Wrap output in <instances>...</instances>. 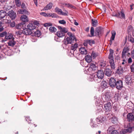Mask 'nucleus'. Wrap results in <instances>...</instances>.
Masks as SVG:
<instances>
[{"mask_svg": "<svg viewBox=\"0 0 134 134\" xmlns=\"http://www.w3.org/2000/svg\"><path fill=\"white\" fill-rule=\"evenodd\" d=\"M103 30L102 27H97L95 31V36L100 37L103 34Z\"/></svg>", "mask_w": 134, "mask_h": 134, "instance_id": "obj_1", "label": "nucleus"}, {"mask_svg": "<svg viewBox=\"0 0 134 134\" xmlns=\"http://www.w3.org/2000/svg\"><path fill=\"white\" fill-rule=\"evenodd\" d=\"M74 41L76 42V38H73L70 37H67L66 39H65L64 41V43L65 45H67L69 44H72Z\"/></svg>", "mask_w": 134, "mask_h": 134, "instance_id": "obj_2", "label": "nucleus"}, {"mask_svg": "<svg viewBox=\"0 0 134 134\" xmlns=\"http://www.w3.org/2000/svg\"><path fill=\"white\" fill-rule=\"evenodd\" d=\"M90 80L91 81H94L97 82H99L100 81V80L99 79L95 74H93L91 75Z\"/></svg>", "mask_w": 134, "mask_h": 134, "instance_id": "obj_3", "label": "nucleus"}, {"mask_svg": "<svg viewBox=\"0 0 134 134\" xmlns=\"http://www.w3.org/2000/svg\"><path fill=\"white\" fill-rule=\"evenodd\" d=\"M7 14L12 20L15 19L16 17V13L13 10L9 11L7 13Z\"/></svg>", "mask_w": 134, "mask_h": 134, "instance_id": "obj_4", "label": "nucleus"}, {"mask_svg": "<svg viewBox=\"0 0 134 134\" xmlns=\"http://www.w3.org/2000/svg\"><path fill=\"white\" fill-rule=\"evenodd\" d=\"M117 79L114 78H111L109 80V84L111 87H115V85Z\"/></svg>", "mask_w": 134, "mask_h": 134, "instance_id": "obj_5", "label": "nucleus"}, {"mask_svg": "<svg viewBox=\"0 0 134 134\" xmlns=\"http://www.w3.org/2000/svg\"><path fill=\"white\" fill-rule=\"evenodd\" d=\"M123 86L122 82L121 80L117 79L116 84L115 87L118 90H120Z\"/></svg>", "mask_w": 134, "mask_h": 134, "instance_id": "obj_6", "label": "nucleus"}, {"mask_svg": "<svg viewBox=\"0 0 134 134\" xmlns=\"http://www.w3.org/2000/svg\"><path fill=\"white\" fill-rule=\"evenodd\" d=\"M96 75L99 79L100 80L103 78L104 74L103 71L100 70H99L97 72Z\"/></svg>", "mask_w": 134, "mask_h": 134, "instance_id": "obj_7", "label": "nucleus"}, {"mask_svg": "<svg viewBox=\"0 0 134 134\" xmlns=\"http://www.w3.org/2000/svg\"><path fill=\"white\" fill-rule=\"evenodd\" d=\"M106 120V117L103 116H100L98 117L96 119V121L98 124L103 123Z\"/></svg>", "mask_w": 134, "mask_h": 134, "instance_id": "obj_8", "label": "nucleus"}, {"mask_svg": "<svg viewBox=\"0 0 134 134\" xmlns=\"http://www.w3.org/2000/svg\"><path fill=\"white\" fill-rule=\"evenodd\" d=\"M112 107L111 104L110 102H108L105 104L104 106V109L107 111L110 110Z\"/></svg>", "mask_w": 134, "mask_h": 134, "instance_id": "obj_9", "label": "nucleus"}, {"mask_svg": "<svg viewBox=\"0 0 134 134\" xmlns=\"http://www.w3.org/2000/svg\"><path fill=\"white\" fill-rule=\"evenodd\" d=\"M109 51L110 53L108 57L109 59V61L111 60L112 61L114 60L113 57L114 51L113 49H110L109 50Z\"/></svg>", "mask_w": 134, "mask_h": 134, "instance_id": "obj_10", "label": "nucleus"}, {"mask_svg": "<svg viewBox=\"0 0 134 134\" xmlns=\"http://www.w3.org/2000/svg\"><path fill=\"white\" fill-rule=\"evenodd\" d=\"M23 32V34L26 35H31L33 33L32 31L30 30L28 28L24 29Z\"/></svg>", "mask_w": 134, "mask_h": 134, "instance_id": "obj_11", "label": "nucleus"}, {"mask_svg": "<svg viewBox=\"0 0 134 134\" xmlns=\"http://www.w3.org/2000/svg\"><path fill=\"white\" fill-rule=\"evenodd\" d=\"M127 119L129 121H132L134 119V116L132 113H129L127 115Z\"/></svg>", "mask_w": 134, "mask_h": 134, "instance_id": "obj_12", "label": "nucleus"}, {"mask_svg": "<svg viewBox=\"0 0 134 134\" xmlns=\"http://www.w3.org/2000/svg\"><path fill=\"white\" fill-rule=\"evenodd\" d=\"M125 81L128 85H131L132 82L131 77L130 76H126L125 77Z\"/></svg>", "mask_w": 134, "mask_h": 134, "instance_id": "obj_13", "label": "nucleus"}, {"mask_svg": "<svg viewBox=\"0 0 134 134\" xmlns=\"http://www.w3.org/2000/svg\"><path fill=\"white\" fill-rule=\"evenodd\" d=\"M27 28L30 30L32 31V30L35 29L36 26L34 24L30 23L27 25Z\"/></svg>", "mask_w": 134, "mask_h": 134, "instance_id": "obj_14", "label": "nucleus"}, {"mask_svg": "<svg viewBox=\"0 0 134 134\" xmlns=\"http://www.w3.org/2000/svg\"><path fill=\"white\" fill-rule=\"evenodd\" d=\"M79 51L82 54H86L87 53L86 49L84 47H81L79 49Z\"/></svg>", "mask_w": 134, "mask_h": 134, "instance_id": "obj_15", "label": "nucleus"}, {"mask_svg": "<svg viewBox=\"0 0 134 134\" xmlns=\"http://www.w3.org/2000/svg\"><path fill=\"white\" fill-rule=\"evenodd\" d=\"M85 59L86 62L88 63H90L92 61V57L88 54L85 56Z\"/></svg>", "mask_w": 134, "mask_h": 134, "instance_id": "obj_16", "label": "nucleus"}, {"mask_svg": "<svg viewBox=\"0 0 134 134\" xmlns=\"http://www.w3.org/2000/svg\"><path fill=\"white\" fill-rule=\"evenodd\" d=\"M6 14V12L3 10H1L0 11V20L4 18Z\"/></svg>", "mask_w": 134, "mask_h": 134, "instance_id": "obj_17", "label": "nucleus"}, {"mask_svg": "<svg viewBox=\"0 0 134 134\" xmlns=\"http://www.w3.org/2000/svg\"><path fill=\"white\" fill-rule=\"evenodd\" d=\"M52 4L50 3H49L43 9V10H49L52 8Z\"/></svg>", "mask_w": 134, "mask_h": 134, "instance_id": "obj_18", "label": "nucleus"}, {"mask_svg": "<svg viewBox=\"0 0 134 134\" xmlns=\"http://www.w3.org/2000/svg\"><path fill=\"white\" fill-rule=\"evenodd\" d=\"M105 75L108 76H110L111 74V71L109 68H107L105 70Z\"/></svg>", "mask_w": 134, "mask_h": 134, "instance_id": "obj_19", "label": "nucleus"}, {"mask_svg": "<svg viewBox=\"0 0 134 134\" xmlns=\"http://www.w3.org/2000/svg\"><path fill=\"white\" fill-rule=\"evenodd\" d=\"M90 68L92 69L93 70L95 71L97 69V67L95 64L91 63L89 64Z\"/></svg>", "mask_w": 134, "mask_h": 134, "instance_id": "obj_20", "label": "nucleus"}, {"mask_svg": "<svg viewBox=\"0 0 134 134\" xmlns=\"http://www.w3.org/2000/svg\"><path fill=\"white\" fill-rule=\"evenodd\" d=\"M91 24L93 27H96L98 25V21L97 20L92 19H91Z\"/></svg>", "mask_w": 134, "mask_h": 134, "instance_id": "obj_21", "label": "nucleus"}, {"mask_svg": "<svg viewBox=\"0 0 134 134\" xmlns=\"http://www.w3.org/2000/svg\"><path fill=\"white\" fill-rule=\"evenodd\" d=\"M101 86L104 88L107 87L108 83L105 81L103 80L101 83Z\"/></svg>", "mask_w": 134, "mask_h": 134, "instance_id": "obj_22", "label": "nucleus"}, {"mask_svg": "<svg viewBox=\"0 0 134 134\" xmlns=\"http://www.w3.org/2000/svg\"><path fill=\"white\" fill-rule=\"evenodd\" d=\"M20 19L21 21L24 22H27L28 21L27 17L25 15H23L21 16Z\"/></svg>", "mask_w": 134, "mask_h": 134, "instance_id": "obj_23", "label": "nucleus"}, {"mask_svg": "<svg viewBox=\"0 0 134 134\" xmlns=\"http://www.w3.org/2000/svg\"><path fill=\"white\" fill-rule=\"evenodd\" d=\"M13 36L12 34H7L6 35L5 37V38L6 39L12 40V39L14 38L13 37Z\"/></svg>", "mask_w": 134, "mask_h": 134, "instance_id": "obj_24", "label": "nucleus"}, {"mask_svg": "<svg viewBox=\"0 0 134 134\" xmlns=\"http://www.w3.org/2000/svg\"><path fill=\"white\" fill-rule=\"evenodd\" d=\"M57 36L59 37H62L65 36V34L61 31H58L57 32Z\"/></svg>", "mask_w": 134, "mask_h": 134, "instance_id": "obj_25", "label": "nucleus"}, {"mask_svg": "<svg viewBox=\"0 0 134 134\" xmlns=\"http://www.w3.org/2000/svg\"><path fill=\"white\" fill-rule=\"evenodd\" d=\"M14 38L10 40L8 43V45L9 46H13L15 44V42L14 41Z\"/></svg>", "mask_w": 134, "mask_h": 134, "instance_id": "obj_26", "label": "nucleus"}, {"mask_svg": "<svg viewBox=\"0 0 134 134\" xmlns=\"http://www.w3.org/2000/svg\"><path fill=\"white\" fill-rule=\"evenodd\" d=\"M109 62L111 66V68L112 69H115V65L114 63V61H110Z\"/></svg>", "mask_w": 134, "mask_h": 134, "instance_id": "obj_27", "label": "nucleus"}, {"mask_svg": "<svg viewBox=\"0 0 134 134\" xmlns=\"http://www.w3.org/2000/svg\"><path fill=\"white\" fill-rule=\"evenodd\" d=\"M112 35L110 38V41H111V44L112 43V40H114V39L115 35H116V32L115 31H112L111 32Z\"/></svg>", "mask_w": 134, "mask_h": 134, "instance_id": "obj_28", "label": "nucleus"}, {"mask_svg": "<svg viewBox=\"0 0 134 134\" xmlns=\"http://www.w3.org/2000/svg\"><path fill=\"white\" fill-rule=\"evenodd\" d=\"M23 24H25V23H20L16 24L15 26L16 28L17 29H21L23 27Z\"/></svg>", "mask_w": 134, "mask_h": 134, "instance_id": "obj_29", "label": "nucleus"}, {"mask_svg": "<svg viewBox=\"0 0 134 134\" xmlns=\"http://www.w3.org/2000/svg\"><path fill=\"white\" fill-rule=\"evenodd\" d=\"M78 47V44L76 43H75L74 45L72 44L71 47V49L72 51H73V53L74 51Z\"/></svg>", "mask_w": 134, "mask_h": 134, "instance_id": "obj_30", "label": "nucleus"}, {"mask_svg": "<svg viewBox=\"0 0 134 134\" xmlns=\"http://www.w3.org/2000/svg\"><path fill=\"white\" fill-rule=\"evenodd\" d=\"M120 14V17H119V18H123L125 19V14L122 11H121L120 12H118V14Z\"/></svg>", "mask_w": 134, "mask_h": 134, "instance_id": "obj_31", "label": "nucleus"}, {"mask_svg": "<svg viewBox=\"0 0 134 134\" xmlns=\"http://www.w3.org/2000/svg\"><path fill=\"white\" fill-rule=\"evenodd\" d=\"M58 16L57 15L54 13H47V17H52V18H57Z\"/></svg>", "mask_w": 134, "mask_h": 134, "instance_id": "obj_32", "label": "nucleus"}, {"mask_svg": "<svg viewBox=\"0 0 134 134\" xmlns=\"http://www.w3.org/2000/svg\"><path fill=\"white\" fill-rule=\"evenodd\" d=\"M105 98L106 101H109L111 100L110 97L108 92L105 93Z\"/></svg>", "mask_w": 134, "mask_h": 134, "instance_id": "obj_33", "label": "nucleus"}, {"mask_svg": "<svg viewBox=\"0 0 134 134\" xmlns=\"http://www.w3.org/2000/svg\"><path fill=\"white\" fill-rule=\"evenodd\" d=\"M34 31V35L35 36L39 37L40 36L41 33L40 31L38 30H36L35 31Z\"/></svg>", "mask_w": 134, "mask_h": 134, "instance_id": "obj_34", "label": "nucleus"}, {"mask_svg": "<svg viewBox=\"0 0 134 134\" xmlns=\"http://www.w3.org/2000/svg\"><path fill=\"white\" fill-rule=\"evenodd\" d=\"M49 30L50 31L52 32H55L57 31L56 29L54 26H51L49 29Z\"/></svg>", "mask_w": 134, "mask_h": 134, "instance_id": "obj_35", "label": "nucleus"}, {"mask_svg": "<svg viewBox=\"0 0 134 134\" xmlns=\"http://www.w3.org/2000/svg\"><path fill=\"white\" fill-rule=\"evenodd\" d=\"M98 53L94 51H93L91 53V57L93 59L95 58L98 55Z\"/></svg>", "mask_w": 134, "mask_h": 134, "instance_id": "obj_36", "label": "nucleus"}, {"mask_svg": "<svg viewBox=\"0 0 134 134\" xmlns=\"http://www.w3.org/2000/svg\"><path fill=\"white\" fill-rule=\"evenodd\" d=\"M19 13L21 14H23L24 13L28 14V12L26 10L23 9H20L18 11Z\"/></svg>", "mask_w": 134, "mask_h": 134, "instance_id": "obj_37", "label": "nucleus"}, {"mask_svg": "<svg viewBox=\"0 0 134 134\" xmlns=\"http://www.w3.org/2000/svg\"><path fill=\"white\" fill-rule=\"evenodd\" d=\"M86 42L90 45H92L93 44H94L95 42L93 40H86Z\"/></svg>", "mask_w": 134, "mask_h": 134, "instance_id": "obj_38", "label": "nucleus"}, {"mask_svg": "<svg viewBox=\"0 0 134 134\" xmlns=\"http://www.w3.org/2000/svg\"><path fill=\"white\" fill-rule=\"evenodd\" d=\"M97 109L98 111L99 112L103 111V108L102 105L100 104L97 107Z\"/></svg>", "mask_w": 134, "mask_h": 134, "instance_id": "obj_39", "label": "nucleus"}, {"mask_svg": "<svg viewBox=\"0 0 134 134\" xmlns=\"http://www.w3.org/2000/svg\"><path fill=\"white\" fill-rule=\"evenodd\" d=\"M94 29L93 27H91L90 30V33L91 36L90 37H92L94 36Z\"/></svg>", "mask_w": 134, "mask_h": 134, "instance_id": "obj_40", "label": "nucleus"}, {"mask_svg": "<svg viewBox=\"0 0 134 134\" xmlns=\"http://www.w3.org/2000/svg\"><path fill=\"white\" fill-rule=\"evenodd\" d=\"M55 12L58 14H60L62 13V10L58 7H56L55 9Z\"/></svg>", "mask_w": 134, "mask_h": 134, "instance_id": "obj_41", "label": "nucleus"}, {"mask_svg": "<svg viewBox=\"0 0 134 134\" xmlns=\"http://www.w3.org/2000/svg\"><path fill=\"white\" fill-rule=\"evenodd\" d=\"M126 53L122 52V58L123 59V61H125V59L126 57Z\"/></svg>", "mask_w": 134, "mask_h": 134, "instance_id": "obj_42", "label": "nucleus"}, {"mask_svg": "<svg viewBox=\"0 0 134 134\" xmlns=\"http://www.w3.org/2000/svg\"><path fill=\"white\" fill-rule=\"evenodd\" d=\"M52 25V24L51 23H47L44 24L43 26L45 27H49Z\"/></svg>", "mask_w": 134, "mask_h": 134, "instance_id": "obj_43", "label": "nucleus"}, {"mask_svg": "<svg viewBox=\"0 0 134 134\" xmlns=\"http://www.w3.org/2000/svg\"><path fill=\"white\" fill-rule=\"evenodd\" d=\"M129 51V49L128 47H124L122 51V52L126 53Z\"/></svg>", "mask_w": 134, "mask_h": 134, "instance_id": "obj_44", "label": "nucleus"}, {"mask_svg": "<svg viewBox=\"0 0 134 134\" xmlns=\"http://www.w3.org/2000/svg\"><path fill=\"white\" fill-rule=\"evenodd\" d=\"M23 33V31L22 32L21 30H20L16 31V34L18 36H20Z\"/></svg>", "mask_w": 134, "mask_h": 134, "instance_id": "obj_45", "label": "nucleus"}, {"mask_svg": "<svg viewBox=\"0 0 134 134\" xmlns=\"http://www.w3.org/2000/svg\"><path fill=\"white\" fill-rule=\"evenodd\" d=\"M67 34L69 36V37H70L72 38H73L74 39V38H76L70 32H68L67 33Z\"/></svg>", "mask_w": 134, "mask_h": 134, "instance_id": "obj_46", "label": "nucleus"}, {"mask_svg": "<svg viewBox=\"0 0 134 134\" xmlns=\"http://www.w3.org/2000/svg\"><path fill=\"white\" fill-rule=\"evenodd\" d=\"M127 30L129 32L132 31L133 30L132 26L131 25L129 26L128 27Z\"/></svg>", "mask_w": 134, "mask_h": 134, "instance_id": "obj_47", "label": "nucleus"}, {"mask_svg": "<svg viewBox=\"0 0 134 134\" xmlns=\"http://www.w3.org/2000/svg\"><path fill=\"white\" fill-rule=\"evenodd\" d=\"M7 34V32L6 31L3 32L0 34V36L1 37H3L5 36Z\"/></svg>", "mask_w": 134, "mask_h": 134, "instance_id": "obj_48", "label": "nucleus"}, {"mask_svg": "<svg viewBox=\"0 0 134 134\" xmlns=\"http://www.w3.org/2000/svg\"><path fill=\"white\" fill-rule=\"evenodd\" d=\"M111 121H113V123H115L117 121V118L115 117H113L111 118Z\"/></svg>", "mask_w": 134, "mask_h": 134, "instance_id": "obj_49", "label": "nucleus"}, {"mask_svg": "<svg viewBox=\"0 0 134 134\" xmlns=\"http://www.w3.org/2000/svg\"><path fill=\"white\" fill-rule=\"evenodd\" d=\"M126 60H125V61H123L122 63L120 65V67H124L126 63Z\"/></svg>", "mask_w": 134, "mask_h": 134, "instance_id": "obj_50", "label": "nucleus"}, {"mask_svg": "<svg viewBox=\"0 0 134 134\" xmlns=\"http://www.w3.org/2000/svg\"><path fill=\"white\" fill-rule=\"evenodd\" d=\"M111 134H122L121 132L119 133L116 130H114L113 131Z\"/></svg>", "mask_w": 134, "mask_h": 134, "instance_id": "obj_51", "label": "nucleus"}, {"mask_svg": "<svg viewBox=\"0 0 134 134\" xmlns=\"http://www.w3.org/2000/svg\"><path fill=\"white\" fill-rule=\"evenodd\" d=\"M61 31H62V32H64V34H65V33H67L68 31L66 28L63 27L62 29V30Z\"/></svg>", "mask_w": 134, "mask_h": 134, "instance_id": "obj_52", "label": "nucleus"}, {"mask_svg": "<svg viewBox=\"0 0 134 134\" xmlns=\"http://www.w3.org/2000/svg\"><path fill=\"white\" fill-rule=\"evenodd\" d=\"M65 5H66L67 7L68 8H72L73 7V6L72 5L69 3H66L65 4Z\"/></svg>", "mask_w": 134, "mask_h": 134, "instance_id": "obj_53", "label": "nucleus"}, {"mask_svg": "<svg viewBox=\"0 0 134 134\" xmlns=\"http://www.w3.org/2000/svg\"><path fill=\"white\" fill-rule=\"evenodd\" d=\"M132 72H134V63H133L130 67Z\"/></svg>", "mask_w": 134, "mask_h": 134, "instance_id": "obj_54", "label": "nucleus"}, {"mask_svg": "<svg viewBox=\"0 0 134 134\" xmlns=\"http://www.w3.org/2000/svg\"><path fill=\"white\" fill-rule=\"evenodd\" d=\"M120 69L119 68L118 69V71H119V74L122 73L123 71V68L124 67H120Z\"/></svg>", "mask_w": 134, "mask_h": 134, "instance_id": "obj_55", "label": "nucleus"}, {"mask_svg": "<svg viewBox=\"0 0 134 134\" xmlns=\"http://www.w3.org/2000/svg\"><path fill=\"white\" fill-rule=\"evenodd\" d=\"M131 58L134 59V49L131 51Z\"/></svg>", "mask_w": 134, "mask_h": 134, "instance_id": "obj_56", "label": "nucleus"}, {"mask_svg": "<svg viewBox=\"0 0 134 134\" xmlns=\"http://www.w3.org/2000/svg\"><path fill=\"white\" fill-rule=\"evenodd\" d=\"M59 23L60 24H65L66 23V21L64 20H59Z\"/></svg>", "mask_w": 134, "mask_h": 134, "instance_id": "obj_57", "label": "nucleus"}, {"mask_svg": "<svg viewBox=\"0 0 134 134\" xmlns=\"http://www.w3.org/2000/svg\"><path fill=\"white\" fill-rule=\"evenodd\" d=\"M16 4V5L18 6H20L21 5V3L19 1H15Z\"/></svg>", "mask_w": 134, "mask_h": 134, "instance_id": "obj_58", "label": "nucleus"}, {"mask_svg": "<svg viewBox=\"0 0 134 134\" xmlns=\"http://www.w3.org/2000/svg\"><path fill=\"white\" fill-rule=\"evenodd\" d=\"M68 12L67 11H66L64 13L62 12V13H61L60 15H63L66 16L67 15Z\"/></svg>", "mask_w": 134, "mask_h": 134, "instance_id": "obj_59", "label": "nucleus"}, {"mask_svg": "<svg viewBox=\"0 0 134 134\" xmlns=\"http://www.w3.org/2000/svg\"><path fill=\"white\" fill-rule=\"evenodd\" d=\"M129 41L132 43H134V39L133 37H130L129 38Z\"/></svg>", "mask_w": 134, "mask_h": 134, "instance_id": "obj_60", "label": "nucleus"}, {"mask_svg": "<svg viewBox=\"0 0 134 134\" xmlns=\"http://www.w3.org/2000/svg\"><path fill=\"white\" fill-rule=\"evenodd\" d=\"M15 25V23L14 22H13L10 24V26L11 27H14Z\"/></svg>", "mask_w": 134, "mask_h": 134, "instance_id": "obj_61", "label": "nucleus"}, {"mask_svg": "<svg viewBox=\"0 0 134 134\" xmlns=\"http://www.w3.org/2000/svg\"><path fill=\"white\" fill-rule=\"evenodd\" d=\"M119 15H120V14H118V13H117L115 14L113 13V16H116V17L119 18V17H120Z\"/></svg>", "mask_w": 134, "mask_h": 134, "instance_id": "obj_62", "label": "nucleus"}, {"mask_svg": "<svg viewBox=\"0 0 134 134\" xmlns=\"http://www.w3.org/2000/svg\"><path fill=\"white\" fill-rule=\"evenodd\" d=\"M40 14L45 17H47V13H45L42 12L40 13Z\"/></svg>", "mask_w": 134, "mask_h": 134, "instance_id": "obj_63", "label": "nucleus"}, {"mask_svg": "<svg viewBox=\"0 0 134 134\" xmlns=\"http://www.w3.org/2000/svg\"><path fill=\"white\" fill-rule=\"evenodd\" d=\"M25 119H26V121H27L29 123H30V122H29V121H31V120L29 117L27 116L26 118Z\"/></svg>", "mask_w": 134, "mask_h": 134, "instance_id": "obj_64", "label": "nucleus"}]
</instances>
